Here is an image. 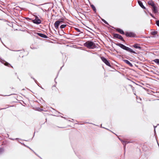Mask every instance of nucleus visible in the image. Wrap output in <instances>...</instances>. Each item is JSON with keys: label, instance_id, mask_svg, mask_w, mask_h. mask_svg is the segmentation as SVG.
<instances>
[{"label": "nucleus", "instance_id": "nucleus-1", "mask_svg": "<svg viewBox=\"0 0 159 159\" xmlns=\"http://www.w3.org/2000/svg\"><path fill=\"white\" fill-rule=\"evenodd\" d=\"M84 45L89 48H93L96 47L95 43L93 42L89 41L86 42Z\"/></svg>", "mask_w": 159, "mask_h": 159}, {"label": "nucleus", "instance_id": "nucleus-2", "mask_svg": "<svg viewBox=\"0 0 159 159\" xmlns=\"http://www.w3.org/2000/svg\"><path fill=\"white\" fill-rule=\"evenodd\" d=\"M118 45L121 48L126 50L128 51H129L131 52H132L134 53H136L134 52V51H133L131 48H129L126 47L125 45H124L123 44H121V43H119Z\"/></svg>", "mask_w": 159, "mask_h": 159}, {"label": "nucleus", "instance_id": "nucleus-15", "mask_svg": "<svg viewBox=\"0 0 159 159\" xmlns=\"http://www.w3.org/2000/svg\"><path fill=\"white\" fill-rule=\"evenodd\" d=\"M122 143L124 145V147L125 148V145L127 143H128V142H126V141H122Z\"/></svg>", "mask_w": 159, "mask_h": 159}, {"label": "nucleus", "instance_id": "nucleus-3", "mask_svg": "<svg viewBox=\"0 0 159 159\" xmlns=\"http://www.w3.org/2000/svg\"><path fill=\"white\" fill-rule=\"evenodd\" d=\"M62 20H59L56 21L54 23V26L56 29H57L58 27V26L62 22Z\"/></svg>", "mask_w": 159, "mask_h": 159}, {"label": "nucleus", "instance_id": "nucleus-22", "mask_svg": "<svg viewBox=\"0 0 159 159\" xmlns=\"http://www.w3.org/2000/svg\"><path fill=\"white\" fill-rule=\"evenodd\" d=\"M102 20V21H104V22L105 23H106V24H107V22L106 21H105L104 20Z\"/></svg>", "mask_w": 159, "mask_h": 159}, {"label": "nucleus", "instance_id": "nucleus-18", "mask_svg": "<svg viewBox=\"0 0 159 159\" xmlns=\"http://www.w3.org/2000/svg\"><path fill=\"white\" fill-rule=\"evenodd\" d=\"M157 33V31H153L152 32L151 34L152 35H156Z\"/></svg>", "mask_w": 159, "mask_h": 159}, {"label": "nucleus", "instance_id": "nucleus-9", "mask_svg": "<svg viewBox=\"0 0 159 159\" xmlns=\"http://www.w3.org/2000/svg\"><path fill=\"white\" fill-rule=\"evenodd\" d=\"M114 36L115 37L118 38L121 40L123 39V38L122 37V36L118 34H115L114 35Z\"/></svg>", "mask_w": 159, "mask_h": 159}, {"label": "nucleus", "instance_id": "nucleus-4", "mask_svg": "<svg viewBox=\"0 0 159 159\" xmlns=\"http://www.w3.org/2000/svg\"><path fill=\"white\" fill-rule=\"evenodd\" d=\"M33 22L34 23L39 24L41 23V21L40 19H39L38 17H36L35 19L33 20Z\"/></svg>", "mask_w": 159, "mask_h": 159}, {"label": "nucleus", "instance_id": "nucleus-10", "mask_svg": "<svg viewBox=\"0 0 159 159\" xmlns=\"http://www.w3.org/2000/svg\"><path fill=\"white\" fill-rule=\"evenodd\" d=\"M138 3L139 5V6L143 9H145L146 8L143 5L142 2L140 1H138Z\"/></svg>", "mask_w": 159, "mask_h": 159}, {"label": "nucleus", "instance_id": "nucleus-16", "mask_svg": "<svg viewBox=\"0 0 159 159\" xmlns=\"http://www.w3.org/2000/svg\"><path fill=\"white\" fill-rule=\"evenodd\" d=\"M91 7L92 9H93V11H95L96 10V9L94 6L93 5H91Z\"/></svg>", "mask_w": 159, "mask_h": 159}, {"label": "nucleus", "instance_id": "nucleus-20", "mask_svg": "<svg viewBox=\"0 0 159 159\" xmlns=\"http://www.w3.org/2000/svg\"><path fill=\"white\" fill-rule=\"evenodd\" d=\"M156 24L157 25V26H159V20H156Z\"/></svg>", "mask_w": 159, "mask_h": 159}, {"label": "nucleus", "instance_id": "nucleus-19", "mask_svg": "<svg viewBox=\"0 0 159 159\" xmlns=\"http://www.w3.org/2000/svg\"><path fill=\"white\" fill-rule=\"evenodd\" d=\"M133 46L134 47L136 48H140V47L139 46H138L136 44H134Z\"/></svg>", "mask_w": 159, "mask_h": 159}, {"label": "nucleus", "instance_id": "nucleus-14", "mask_svg": "<svg viewBox=\"0 0 159 159\" xmlns=\"http://www.w3.org/2000/svg\"><path fill=\"white\" fill-rule=\"evenodd\" d=\"M153 61L157 64L159 65V59H155L153 60Z\"/></svg>", "mask_w": 159, "mask_h": 159}, {"label": "nucleus", "instance_id": "nucleus-12", "mask_svg": "<svg viewBox=\"0 0 159 159\" xmlns=\"http://www.w3.org/2000/svg\"><path fill=\"white\" fill-rule=\"evenodd\" d=\"M38 35L39 36H40L41 37H43L44 38H46L47 37V36L46 35H45L43 34H41V33H38Z\"/></svg>", "mask_w": 159, "mask_h": 159}, {"label": "nucleus", "instance_id": "nucleus-5", "mask_svg": "<svg viewBox=\"0 0 159 159\" xmlns=\"http://www.w3.org/2000/svg\"><path fill=\"white\" fill-rule=\"evenodd\" d=\"M101 59L102 60V61L105 63L108 66H110V63H109V61L107 60L105 58L102 57H101Z\"/></svg>", "mask_w": 159, "mask_h": 159}, {"label": "nucleus", "instance_id": "nucleus-25", "mask_svg": "<svg viewBox=\"0 0 159 159\" xmlns=\"http://www.w3.org/2000/svg\"><path fill=\"white\" fill-rule=\"evenodd\" d=\"M154 126V130L155 131V127Z\"/></svg>", "mask_w": 159, "mask_h": 159}, {"label": "nucleus", "instance_id": "nucleus-7", "mask_svg": "<svg viewBox=\"0 0 159 159\" xmlns=\"http://www.w3.org/2000/svg\"><path fill=\"white\" fill-rule=\"evenodd\" d=\"M125 35L126 36L129 37H134V33L132 32H127L125 34Z\"/></svg>", "mask_w": 159, "mask_h": 159}, {"label": "nucleus", "instance_id": "nucleus-23", "mask_svg": "<svg viewBox=\"0 0 159 159\" xmlns=\"http://www.w3.org/2000/svg\"><path fill=\"white\" fill-rule=\"evenodd\" d=\"M76 30H77V31H78V32H80V31L79 30V29H76Z\"/></svg>", "mask_w": 159, "mask_h": 159}, {"label": "nucleus", "instance_id": "nucleus-8", "mask_svg": "<svg viewBox=\"0 0 159 159\" xmlns=\"http://www.w3.org/2000/svg\"><path fill=\"white\" fill-rule=\"evenodd\" d=\"M147 3L148 5L151 6L152 7L155 6L154 2L152 0L148 1Z\"/></svg>", "mask_w": 159, "mask_h": 159}, {"label": "nucleus", "instance_id": "nucleus-11", "mask_svg": "<svg viewBox=\"0 0 159 159\" xmlns=\"http://www.w3.org/2000/svg\"><path fill=\"white\" fill-rule=\"evenodd\" d=\"M116 30L121 34H124L123 31L119 28H117Z\"/></svg>", "mask_w": 159, "mask_h": 159}, {"label": "nucleus", "instance_id": "nucleus-17", "mask_svg": "<svg viewBox=\"0 0 159 159\" xmlns=\"http://www.w3.org/2000/svg\"><path fill=\"white\" fill-rule=\"evenodd\" d=\"M66 25H62L60 26V28L61 29L64 28L66 27Z\"/></svg>", "mask_w": 159, "mask_h": 159}, {"label": "nucleus", "instance_id": "nucleus-21", "mask_svg": "<svg viewBox=\"0 0 159 159\" xmlns=\"http://www.w3.org/2000/svg\"><path fill=\"white\" fill-rule=\"evenodd\" d=\"M150 15L152 16V17L153 18H154V16H153L151 13H149Z\"/></svg>", "mask_w": 159, "mask_h": 159}, {"label": "nucleus", "instance_id": "nucleus-24", "mask_svg": "<svg viewBox=\"0 0 159 159\" xmlns=\"http://www.w3.org/2000/svg\"><path fill=\"white\" fill-rule=\"evenodd\" d=\"M8 64V63H5V65H7Z\"/></svg>", "mask_w": 159, "mask_h": 159}, {"label": "nucleus", "instance_id": "nucleus-6", "mask_svg": "<svg viewBox=\"0 0 159 159\" xmlns=\"http://www.w3.org/2000/svg\"><path fill=\"white\" fill-rule=\"evenodd\" d=\"M152 10L153 12L155 14H156L158 12L157 8L155 6H154L152 7Z\"/></svg>", "mask_w": 159, "mask_h": 159}, {"label": "nucleus", "instance_id": "nucleus-13", "mask_svg": "<svg viewBox=\"0 0 159 159\" xmlns=\"http://www.w3.org/2000/svg\"><path fill=\"white\" fill-rule=\"evenodd\" d=\"M124 61L125 63H126V64H128L130 66H132V64L131 63H130V62L128 60H124Z\"/></svg>", "mask_w": 159, "mask_h": 159}]
</instances>
